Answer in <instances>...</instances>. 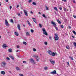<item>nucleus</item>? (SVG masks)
I'll list each match as a JSON object with an SVG mask.
<instances>
[{
    "instance_id": "nucleus-16",
    "label": "nucleus",
    "mask_w": 76,
    "mask_h": 76,
    "mask_svg": "<svg viewBox=\"0 0 76 76\" xmlns=\"http://www.w3.org/2000/svg\"><path fill=\"white\" fill-rule=\"evenodd\" d=\"M26 35L27 36H29V35H30V34H29V32H28L26 31Z\"/></svg>"
},
{
    "instance_id": "nucleus-60",
    "label": "nucleus",
    "mask_w": 76,
    "mask_h": 76,
    "mask_svg": "<svg viewBox=\"0 0 76 76\" xmlns=\"http://www.w3.org/2000/svg\"><path fill=\"white\" fill-rule=\"evenodd\" d=\"M54 12H55V14H56V15H57V13H56V12L55 11Z\"/></svg>"
},
{
    "instance_id": "nucleus-35",
    "label": "nucleus",
    "mask_w": 76,
    "mask_h": 76,
    "mask_svg": "<svg viewBox=\"0 0 76 76\" xmlns=\"http://www.w3.org/2000/svg\"><path fill=\"white\" fill-rule=\"evenodd\" d=\"M54 9L56 10H57V8L56 7H54Z\"/></svg>"
},
{
    "instance_id": "nucleus-42",
    "label": "nucleus",
    "mask_w": 76,
    "mask_h": 76,
    "mask_svg": "<svg viewBox=\"0 0 76 76\" xmlns=\"http://www.w3.org/2000/svg\"><path fill=\"white\" fill-rule=\"evenodd\" d=\"M32 2V0H28V2L29 3H31V2Z\"/></svg>"
},
{
    "instance_id": "nucleus-51",
    "label": "nucleus",
    "mask_w": 76,
    "mask_h": 76,
    "mask_svg": "<svg viewBox=\"0 0 76 76\" xmlns=\"http://www.w3.org/2000/svg\"><path fill=\"white\" fill-rule=\"evenodd\" d=\"M49 39H51V36L49 37Z\"/></svg>"
},
{
    "instance_id": "nucleus-32",
    "label": "nucleus",
    "mask_w": 76,
    "mask_h": 76,
    "mask_svg": "<svg viewBox=\"0 0 76 76\" xmlns=\"http://www.w3.org/2000/svg\"><path fill=\"white\" fill-rule=\"evenodd\" d=\"M47 69H48V67H45L44 68V69L45 70H47Z\"/></svg>"
},
{
    "instance_id": "nucleus-48",
    "label": "nucleus",
    "mask_w": 76,
    "mask_h": 76,
    "mask_svg": "<svg viewBox=\"0 0 76 76\" xmlns=\"http://www.w3.org/2000/svg\"><path fill=\"white\" fill-rule=\"evenodd\" d=\"M64 11H66V9L65 7L64 8Z\"/></svg>"
},
{
    "instance_id": "nucleus-50",
    "label": "nucleus",
    "mask_w": 76,
    "mask_h": 76,
    "mask_svg": "<svg viewBox=\"0 0 76 76\" xmlns=\"http://www.w3.org/2000/svg\"><path fill=\"white\" fill-rule=\"evenodd\" d=\"M12 6H10V9L11 10L12 9Z\"/></svg>"
},
{
    "instance_id": "nucleus-49",
    "label": "nucleus",
    "mask_w": 76,
    "mask_h": 76,
    "mask_svg": "<svg viewBox=\"0 0 76 76\" xmlns=\"http://www.w3.org/2000/svg\"><path fill=\"white\" fill-rule=\"evenodd\" d=\"M33 51H36V49H35V48H34Z\"/></svg>"
},
{
    "instance_id": "nucleus-63",
    "label": "nucleus",
    "mask_w": 76,
    "mask_h": 76,
    "mask_svg": "<svg viewBox=\"0 0 76 76\" xmlns=\"http://www.w3.org/2000/svg\"><path fill=\"white\" fill-rule=\"evenodd\" d=\"M9 73H11V71H9Z\"/></svg>"
},
{
    "instance_id": "nucleus-56",
    "label": "nucleus",
    "mask_w": 76,
    "mask_h": 76,
    "mask_svg": "<svg viewBox=\"0 0 76 76\" xmlns=\"http://www.w3.org/2000/svg\"><path fill=\"white\" fill-rule=\"evenodd\" d=\"M5 1H6V2H8V0H5Z\"/></svg>"
},
{
    "instance_id": "nucleus-15",
    "label": "nucleus",
    "mask_w": 76,
    "mask_h": 76,
    "mask_svg": "<svg viewBox=\"0 0 76 76\" xmlns=\"http://www.w3.org/2000/svg\"><path fill=\"white\" fill-rule=\"evenodd\" d=\"M3 47L4 48H6V45L4 44L3 45Z\"/></svg>"
},
{
    "instance_id": "nucleus-41",
    "label": "nucleus",
    "mask_w": 76,
    "mask_h": 76,
    "mask_svg": "<svg viewBox=\"0 0 76 76\" xmlns=\"http://www.w3.org/2000/svg\"><path fill=\"white\" fill-rule=\"evenodd\" d=\"M6 58L8 60H10V58H9L7 57Z\"/></svg>"
},
{
    "instance_id": "nucleus-7",
    "label": "nucleus",
    "mask_w": 76,
    "mask_h": 76,
    "mask_svg": "<svg viewBox=\"0 0 76 76\" xmlns=\"http://www.w3.org/2000/svg\"><path fill=\"white\" fill-rule=\"evenodd\" d=\"M55 37L54 38L55 41H57V33L55 34H54Z\"/></svg>"
},
{
    "instance_id": "nucleus-22",
    "label": "nucleus",
    "mask_w": 76,
    "mask_h": 76,
    "mask_svg": "<svg viewBox=\"0 0 76 76\" xmlns=\"http://www.w3.org/2000/svg\"><path fill=\"white\" fill-rule=\"evenodd\" d=\"M9 52H10V53H11V52H12V49H9Z\"/></svg>"
},
{
    "instance_id": "nucleus-8",
    "label": "nucleus",
    "mask_w": 76,
    "mask_h": 76,
    "mask_svg": "<svg viewBox=\"0 0 76 76\" xmlns=\"http://www.w3.org/2000/svg\"><path fill=\"white\" fill-rule=\"evenodd\" d=\"M6 64V63L5 62H2L1 64V66L2 67H5Z\"/></svg>"
},
{
    "instance_id": "nucleus-24",
    "label": "nucleus",
    "mask_w": 76,
    "mask_h": 76,
    "mask_svg": "<svg viewBox=\"0 0 76 76\" xmlns=\"http://www.w3.org/2000/svg\"><path fill=\"white\" fill-rule=\"evenodd\" d=\"M45 7L47 10H49V9H48V8L47 6H45Z\"/></svg>"
},
{
    "instance_id": "nucleus-30",
    "label": "nucleus",
    "mask_w": 76,
    "mask_h": 76,
    "mask_svg": "<svg viewBox=\"0 0 76 76\" xmlns=\"http://www.w3.org/2000/svg\"><path fill=\"white\" fill-rule=\"evenodd\" d=\"M18 16H19V17H20V13H18Z\"/></svg>"
},
{
    "instance_id": "nucleus-43",
    "label": "nucleus",
    "mask_w": 76,
    "mask_h": 76,
    "mask_svg": "<svg viewBox=\"0 0 76 76\" xmlns=\"http://www.w3.org/2000/svg\"><path fill=\"white\" fill-rule=\"evenodd\" d=\"M44 44L45 45H47V42H44Z\"/></svg>"
},
{
    "instance_id": "nucleus-38",
    "label": "nucleus",
    "mask_w": 76,
    "mask_h": 76,
    "mask_svg": "<svg viewBox=\"0 0 76 76\" xmlns=\"http://www.w3.org/2000/svg\"><path fill=\"white\" fill-rule=\"evenodd\" d=\"M39 27L40 28H42V25L40 24H39Z\"/></svg>"
},
{
    "instance_id": "nucleus-25",
    "label": "nucleus",
    "mask_w": 76,
    "mask_h": 76,
    "mask_svg": "<svg viewBox=\"0 0 76 76\" xmlns=\"http://www.w3.org/2000/svg\"><path fill=\"white\" fill-rule=\"evenodd\" d=\"M27 22H28V25L29 26H31V23H30L29 22V21H27Z\"/></svg>"
},
{
    "instance_id": "nucleus-5",
    "label": "nucleus",
    "mask_w": 76,
    "mask_h": 76,
    "mask_svg": "<svg viewBox=\"0 0 76 76\" xmlns=\"http://www.w3.org/2000/svg\"><path fill=\"white\" fill-rule=\"evenodd\" d=\"M50 73L52 75H55L56 74H57V72H56V70H54L52 72H51Z\"/></svg>"
},
{
    "instance_id": "nucleus-37",
    "label": "nucleus",
    "mask_w": 76,
    "mask_h": 76,
    "mask_svg": "<svg viewBox=\"0 0 76 76\" xmlns=\"http://www.w3.org/2000/svg\"><path fill=\"white\" fill-rule=\"evenodd\" d=\"M10 22L12 23H13V20L12 19H11Z\"/></svg>"
},
{
    "instance_id": "nucleus-20",
    "label": "nucleus",
    "mask_w": 76,
    "mask_h": 76,
    "mask_svg": "<svg viewBox=\"0 0 76 76\" xmlns=\"http://www.w3.org/2000/svg\"><path fill=\"white\" fill-rule=\"evenodd\" d=\"M57 22L58 23H59V24H61V22L58 20H57Z\"/></svg>"
},
{
    "instance_id": "nucleus-28",
    "label": "nucleus",
    "mask_w": 76,
    "mask_h": 76,
    "mask_svg": "<svg viewBox=\"0 0 76 76\" xmlns=\"http://www.w3.org/2000/svg\"><path fill=\"white\" fill-rule=\"evenodd\" d=\"M66 48H67V49H70V48H69V46H67L66 47Z\"/></svg>"
},
{
    "instance_id": "nucleus-12",
    "label": "nucleus",
    "mask_w": 76,
    "mask_h": 76,
    "mask_svg": "<svg viewBox=\"0 0 76 76\" xmlns=\"http://www.w3.org/2000/svg\"><path fill=\"white\" fill-rule=\"evenodd\" d=\"M48 53L49 54H50V55H51V54H52V52L51 50H49L48 51Z\"/></svg>"
},
{
    "instance_id": "nucleus-55",
    "label": "nucleus",
    "mask_w": 76,
    "mask_h": 76,
    "mask_svg": "<svg viewBox=\"0 0 76 76\" xmlns=\"http://www.w3.org/2000/svg\"><path fill=\"white\" fill-rule=\"evenodd\" d=\"M31 13H32V14L33 13V12H32L31 11Z\"/></svg>"
},
{
    "instance_id": "nucleus-4",
    "label": "nucleus",
    "mask_w": 76,
    "mask_h": 76,
    "mask_svg": "<svg viewBox=\"0 0 76 76\" xmlns=\"http://www.w3.org/2000/svg\"><path fill=\"white\" fill-rule=\"evenodd\" d=\"M33 57L36 58L37 61H39V58L38 57V56L34 55L33 56Z\"/></svg>"
},
{
    "instance_id": "nucleus-47",
    "label": "nucleus",
    "mask_w": 76,
    "mask_h": 76,
    "mask_svg": "<svg viewBox=\"0 0 76 76\" xmlns=\"http://www.w3.org/2000/svg\"><path fill=\"white\" fill-rule=\"evenodd\" d=\"M66 63H67L68 66H69V62H67Z\"/></svg>"
},
{
    "instance_id": "nucleus-18",
    "label": "nucleus",
    "mask_w": 76,
    "mask_h": 76,
    "mask_svg": "<svg viewBox=\"0 0 76 76\" xmlns=\"http://www.w3.org/2000/svg\"><path fill=\"white\" fill-rule=\"evenodd\" d=\"M14 34L15 35H16V36H18L19 35V34H18V32H15Z\"/></svg>"
},
{
    "instance_id": "nucleus-44",
    "label": "nucleus",
    "mask_w": 76,
    "mask_h": 76,
    "mask_svg": "<svg viewBox=\"0 0 76 76\" xmlns=\"http://www.w3.org/2000/svg\"><path fill=\"white\" fill-rule=\"evenodd\" d=\"M59 9L60 10H62V8L61 7H59Z\"/></svg>"
},
{
    "instance_id": "nucleus-10",
    "label": "nucleus",
    "mask_w": 76,
    "mask_h": 76,
    "mask_svg": "<svg viewBox=\"0 0 76 76\" xmlns=\"http://www.w3.org/2000/svg\"><path fill=\"white\" fill-rule=\"evenodd\" d=\"M17 28L19 30H20V26L19 24L18 25Z\"/></svg>"
},
{
    "instance_id": "nucleus-58",
    "label": "nucleus",
    "mask_w": 76,
    "mask_h": 76,
    "mask_svg": "<svg viewBox=\"0 0 76 76\" xmlns=\"http://www.w3.org/2000/svg\"><path fill=\"white\" fill-rule=\"evenodd\" d=\"M39 14V15H41V12H38Z\"/></svg>"
},
{
    "instance_id": "nucleus-34",
    "label": "nucleus",
    "mask_w": 76,
    "mask_h": 76,
    "mask_svg": "<svg viewBox=\"0 0 76 76\" xmlns=\"http://www.w3.org/2000/svg\"><path fill=\"white\" fill-rule=\"evenodd\" d=\"M23 63H25V64H26L27 63H26V61H23Z\"/></svg>"
},
{
    "instance_id": "nucleus-11",
    "label": "nucleus",
    "mask_w": 76,
    "mask_h": 76,
    "mask_svg": "<svg viewBox=\"0 0 76 76\" xmlns=\"http://www.w3.org/2000/svg\"><path fill=\"white\" fill-rule=\"evenodd\" d=\"M56 53H55L54 52H53L52 53V54H51V56H56Z\"/></svg>"
},
{
    "instance_id": "nucleus-9",
    "label": "nucleus",
    "mask_w": 76,
    "mask_h": 76,
    "mask_svg": "<svg viewBox=\"0 0 76 76\" xmlns=\"http://www.w3.org/2000/svg\"><path fill=\"white\" fill-rule=\"evenodd\" d=\"M24 12L25 15L26 16H28V13H27V12H26V10H23Z\"/></svg>"
},
{
    "instance_id": "nucleus-40",
    "label": "nucleus",
    "mask_w": 76,
    "mask_h": 76,
    "mask_svg": "<svg viewBox=\"0 0 76 76\" xmlns=\"http://www.w3.org/2000/svg\"><path fill=\"white\" fill-rule=\"evenodd\" d=\"M31 31L32 33H33V32H34V30L33 29L31 30Z\"/></svg>"
},
{
    "instance_id": "nucleus-46",
    "label": "nucleus",
    "mask_w": 76,
    "mask_h": 76,
    "mask_svg": "<svg viewBox=\"0 0 76 76\" xmlns=\"http://www.w3.org/2000/svg\"><path fill=\"white\" fill-rule=\"evenodd\" d=\"M73 2L74 3H75L76 2H75V0H73Z\"/></svg>"
},
{
    "instance_id": "nucleus-53",
    "label": "nucleus",
    "mask_w": 76,
    "mask_h": 76,
    "mask_svg": "<svg viewBox=\"0 0 76 76\" xmlns=\"http://www.w3.org/2000/svg\"><path fill=\"white\" fill-rule=\"evenodd\" d=\"M17 47L18 48H19V46L17 45Z\"/></svg>"
},
{
    "instance_id": "nucleus-2",
    "label": "nucleus",
    "mask_w": 76,
    "mask_h": 76,
    "mask_svg": "<svg viewBox=\"0 0 76 76\" xmlns=\"http://www.w3.org/2000/svg\"><path fill=\"white\" fill-rule=\"evenodd\" d=\"M51 23H52V24L53 25V26H54V27H55L56 30H57V27H56V23H55V22H54L52 21L51 22Z\"/></svg>"
},
{
    "instance_id": "nucleus-27",
    "label": "nucleus",
    "mask_w": 76,
    "mask_h": 76,
    "mask_svg": "<svg viewBox=\"0 0 76 76\" xmlns=\"http://www.w3.org/2000/svg\"><path fill=\"white\" fill-rule=\"evenodd\" d=\"M73 33V34H75V35H76V31H72Z\"/></svg>"
},
{
    "instance_id": "nucleus-29",
    "label": "nucleus",
    "mask_w": 76,
    "mask_h": 76,
    "mask_svg": "<svg viewBox=\"0 0 76 76\" xmlns=\"http://www.w3.org/2000/svg\"><path fill=\"white\" fill-rule=\"evenodd\" d=\"M73 45H74V46H75V47H76V42H74V43H73Z\"/></svg>"
},
{
    "instance_id": "nucleus-21",
    "label": "nucleus",
    "mask_w": 76,
    "mask_h": 76,
    "mask_svg": "<svg viewBox=\"0 0 76 76\" xmlns=\"http://www.w3.org/2000/svg\"><path fill=\"white\" fill-rule=\"evenodd\" d=\"M42 16L43 17H44L45 18H47V17L45 16V15L44 14H42Z\"/></svg>"
},
{
    "instance_id": "nucleus-52",
    "label": "nucleus",
    "mask_w": 76,
    "mask_h": 76,
    "mask_svg": "<svg viewBox=\"0 0 76 76\" xmlns=\"http://www.w3.org/2000/svg\"><path fill=\"white\" fill-rule=\"evenodd\" d=\"M62 1H64V2H66V0H62Z\"/></svg>"
},
{
    "instance_id": "nucleus-57",
    "label": "nucleus",
    "mask_w": 76,
    "mask_h": 76,
    "mask_svg": "<svg viewBox=\"0 0 76 76\" xmlns=\"http://www.w3.org/2000/svg\"><path fill=\"white\" fill-rule=\"evenodd\" d=\"M59 38V37H58V36L57 37V40H58V39Z\"/></svg>"
},
{
    "instance_id": "nucleus-14",
    "label": "nucleus",
    "mask_w": 76,
    "mask_h": 76,
    "mask_svg": "<svg viewBox=\"0 0 76 76\" xmlns=\"http://www.w3.org/2000/svg\"><path fill=\"white\" fill-rule=\"evenodd\" d=\"M1 73L2 75H5V72L4 71H2L1 72Z\"/></svg>"
},
{
    "instance_id": "nucleus-61",
    "label": "nucleus",
    "mask_w": 76,
    "mask_h": 76,
    "mask_svg": "<svg viewBox=\"0 0 76 76\" xmlns=\"http://www.w3.org/2000/svg\"><path fill=\"white\" fill-rule=\"evenodd\" d=\"M18 51H19V50H17L16 51V52H18Z\"/></svg>"
},
{
    "instance_id": "nucleus-39",
    "label": "nucleus",
    "mask_w": 76,
    "mask_h": 76,
    "mask_svg": "<svg viewBox=\"0 0 76 76\" xmlns=\"http://www.w3.org/2000/svg\"><path fill=\"white\" fill-rule=\"evenodd\" d=\"M61 28H64V26H63V25H61Z\"/></svg>"
},
{
    "instance_id": "nucleus-3",
    "label": "nucleus",
    "mask_w": 76,
    "mask_h": 76,
    "mask_svg": "<svg viewBox=\"0 0 76 76\" xmlns=\"http://www.w3.org/2000/svg\"><path fill=\"white\" fill-rule=\"evenodd\" d=\"M5 25L6 26L9 27V26H10V25L9 24V23H8V22L7 20L5 19Z\"/></svg>"
},
{
    "instance_id": "nucleus-13",
    "label": "nucleus",
    "mask_w": 76,
    "mask_h": 76,
    "mask_svg": "<svg viewBox=\"0 0 76 76\" xmlns=\"http://www.w3.org/2000/svg\"><path fill=\"white\" fill-rule=\"evenodd\" d=\"M33 21L35 23H36L37 22V20L35 18H32Z\"/></svg>"
},
{
    "instance_id": "nucleus-62",
    "label": "nucleus",
    "mask_w": 76,
    "mask_h": 76,
    "mask_svg": "<svg viewBox=\"0 0 76 76\" xmlns=\"http://www.w3.org/2000/svg\"><path fill=\"white\" fill-rule=\"evenodd\" d=\"M18 57L20 58V56H18Z\"/></svg>"
},
{
    "instance_id": "nucleus-1",
    "label": "nucleus",
    "mask_w": 76,
    "mask_h": 76,
    "mask_svg": "<svg viewBox=\"0 0 76 76\" xmlns=\"http://www.w3.org/2000/svg\"><path fill=\"white\" fill-rule=\"evenodd\" d=\"M42 30L43 33L44 34V35H45L46 36L48 35V34H47V31H46V30H45V28H42Z\"/></svg>"
},
{
    "instance_id": "nucleus-23",
    "label": "nucleus",
    "mask_w": 76,
    "mask_h": 76,
    "mask_svg": "<svg viewBox=\"0 0 76 76\" xmlns=\"http://www.w3.org/2000/svg\"><path fill=\"white\" fill-rule=\"evenodd\" d=\"M32 4H33V5H34V6H36V3L35 2H33V3H32Z\"/></svg>"
},
{
    "instance_id": "nucleus-19",
    "label": "nucleus",
    "mask_w": 76,
    "mask_h": 76,
    "mask_svg": "<svg viewBox=\"0 0 76 76\" xmlns=\"http://www.w3.org/2000/svg\"><path fill=\"white\" fill-rule=\"evenodd\" d=\"M16 69L17 70H20V69L18 67H16Z\"/></svg>"
},
{
    "instance_id": "nucleus-54",
    "label": "nucleus",
    "mask_w": 76,
    "mask_h": 76,
    "mask_svg": "<svg viewBox=\"0 0 76 76\" xmlns=\"http://www.w3.org/2000/svg\"><path fill=\"white\" fill-rule=\"evenodd\" d=\"M68 28H69V29H71V26H69L68 27Z\"/></svg>"
},
{
    "instance_id": "nucleus-31",
    "label": "nucleus",
    "mask_w": 76,
    "mask_h": 76,
    "mask_svg": "<svg viewBox=\"0 0 76 76\" xmlns=\"http://www.w3.org/2000/svg\"><path fill=\"white\" fill-rule=\"evenodd\" d=\"M23 44H24V45H26V42H23Z\"/></svg>"
},
{
    "instance_id": "nucleus-36",
    "label": "nucleus",
    "mask_w": 76,
    "mask_h": 76,
    "mask_svg": "<svg viewBox=\"0 0 76 76\" xmlns=\"http://www.w3.org/2000/svg\"><path fill=\"white\" fill-rule=\"evenodd\" d=\"M53 61H54L53 60H52V59L50 60V63Z\"/></svg>"
},
{
    "instance_id": "nucleus-59",
    "label": "nucleus",
    "mask_w": 76,
    "mask_h": 76,
    "mask_svg": "<svg viewBox=\"0 0 76 76\" xmlns=\"http://www.w3.org/2000/svg\"><path fill=\"white\" fill-rule=\"evenodd\" d=\"M72 38H75V37H74L73 36H72Z\"/></svg>"
},
{
    "instance_id": "nucleus-45",
    "label": "nucleus",
    "mask_w": 76,
    "mask_h": 76,
    "mask_svg": "<svg viewBox=\"0 0 76 76\" xmlns=\"http://www.w3.org/2000/svg\"><path fill=\"white\" fill-rule=\"evenodd\" d=\"M73 17H74V18H76V16L75 15H73Z\"/></svg>"
},
{
    "instance_id": "nucleus-33",
    "label": "nucleus",
    "mask_w": 76,
    "mask_h": 76,
    "mask_svg": "<svg viewBox=\"0 0 76 76\" xmlns=\"http://www.w3.org/2000/svg\"><path fill=\"white\" fill-rule=\"evenodd\" d=\"M69 58H70L71 59V60H73V58L72 57L70 56L69 57Z\"/></svg>"
},
{
    "instance_id": "nucleus-64",
    "label": "nucleus",
    "mask_w": 76,
    "mask_h": 76,
    "mask_svg": "<svg viewBox=\"0 0 76 76\" xmlns=\"http://www.w3.org/2000/svg\"><path fill=\"white\" fill-rule=\"evenodd\" d=\"M17 7H19V5H18L17 6Z\"/></svg>"
},
{
    "instance_id": "nucleus-26",
    "label": "nucleus",
    "mask_w": 76,
    "mask_h": 76,
    "mask_svg": "<svg viewBox=\"0 0 76 76\" xmlns=\"http://www.w3.org/2000/svg\"><path fill=\"white\" fill-rule=\"evenodd\" d=\"M51 63L53 65L54 64V61H52V62H51Z\"/></svg>"
},
{
    "instance_id": "nucleus-17",
    "label": "nucleus",
    "mask_w": 76,
    "mask_h": 76,
    "mask_svg": "<svg viewBox=\"0 0 76 76\" xmlns=\"http://www.w3.org/2000/svg\"><path fill=\"white\" fill-rule=\"evenodd\" d=\"M9 57H10V58H11V59H12V60H14V58L12 56L10 55Z\"/></svg>"
},
{
    "instance_id": "nucleus-6",
    "label": "nucleus",
    "mask_w": 76,
    "mask_h": 76,
    "mask_svg": "<svg viewBox=\"0 0 76 76\" xmlns=\"http://www.w3.org/2000/svg\"><path fill=\"white\" fill-rule=\"evenodd\" d=\"M30 62L31 63H32L33 64H35V62L34 61V59L32 58H31L30 60Z\"/></svg>"
}]
</instances>
